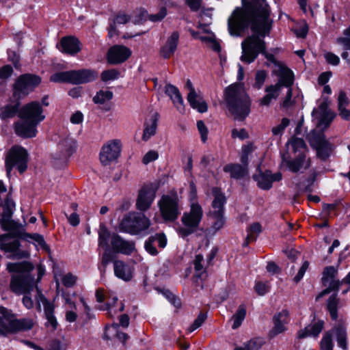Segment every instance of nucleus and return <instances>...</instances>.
Here are the masks:
<instances>
[{"mask_svg": "<svg viewBox=\"0 0 350 350\" xmlns=\"http://www.w3.org/2000/svg\"><path fill=\"white\" fill-rule=\"evenodd\" d=\"M269 6L265 0H242V6L237 7L229 16L227 25L230 36L241 37L250 28L254 34L241 43V60L250 64L260 53L265 54L266 43L272 27Z\"/></svg>", "mask_w": 350, "mask_h": 350, "instance_id": "f257e3e1", "label": "nucleus"}, {"mask_svg": "<svg viewBox=\"0 0 350 350\" xmlns=\"http://www.w3.org/2000/svg\"><path fill=\"white\" fill-rule=\"evenodd\" d=\"M1 214V229L8 233L1 234V250L12 254V257L16 259L27 258L29 256L28 252L20 250L19 239L27 240L31 239L37 242L46 252H49V246L46 243L43 236L37 233L26 232L25 226L13 219L12 214L15 210V202L8 193L3 204Z\"/></svg>", "mask_w": 350, "mask_h": 350, "instance_id": "f03ea898", "label": "nucleus"}, {"mask_svg": "<svg viewBox=\"0 0 350 350\" xmlns=\"http://www.w3.org/2000/svg\"><path fill=\"white\" fill-rule=\"evenodd\" d=\"M20 120L14 124L16 134L23 138L33 137L37 133V126L44 120L43 109L38 101L23 105L18 111Z\"/></svg>", "mask_w": 350, "mask_h": 350, "instance_id": "7ed1b4c3", "label": "nucleus"}, {"mask_svg": "<svg viewBox=\"0 0 350 350\" xmlns=\"http://www.w3.org/2000/svg\"><path fill=\"white\" fill-rule=\"evenodd\" d=\"M224 98L235 120L243 121L250 113L252 100L243 85L234 83L225 88Z\"/></svg>", "mask_w": 350, "mask_h": 350, "instance_id": "20e7f679", "label": "nucleus"}, {"mask_svg": "<svg viewBox=\"0 0 350 350\" xmlns=\"http://www.w3.org/2000/svg\"><path fill=\"white\" fill-rule=\"evenodd\" d=\"M275 66L273 73L278 77V81L275 84L265 88V95L258 100V104L261 107H269L273 100L278 99L282 87L292 86L294 83L292 70L282 64H277Z\"/></svg>", "mask_w": 350, "mask_h": 350, "instance_id": "39448f33", "label": "nucleus"}, {"mask_svg": "<svg viewBox=\"0 0 350 350\" xmlns=\"http://www.w3.org/2000/svg\"><path fill=\"white\" fill-rule=\"evenodd\" d=\"M97 77L98 73L94 70L80 69L56 72L51 76L50 81L54 83L79 85L92 82Z\"/></svg>", "mask_w": 350, "mask_h": 350, "instance_id": "423d86ee", "label": "nucleus"}, {"mask_svg": "<svg viewBox=\"0 0 350 350\" xmlns=\"http://www.w3.org/2000/svg\"><path fill=\"white\" fill-rule=\"evenodd\" d=\"M34 324L33 320L29 318L17 319L12 311L1 307V334L29 331Z\"/></svg>", "mask_w": 350, "mask_h": 350, "instance_id": "0eeeda50", "label": "nucleus"}, {"mask_svg": "<svg viewBox=\"0 0 350 350\" xmlns=\"http://www.w3.org/2000/svg\"><path fill=\"white\" fill-rule=\"evenodd\" d=\"M203 217V210L198 202L191 203L190 210L181 217L183 226L177 228L178 234L183 238L193 234L198 229Z\"/></svg>", "mask_w": 350, "mask_h": 350, "instance_id": "6e6552de", "label": "nucleus"}, {"mask_svg": "<svg viewBox=\"0 0 350 350\" xmlns=\"http://www.w3.org/2000/svg\"><path fill=\"white\" fill-rule=\"evenodd\" d=\"M150 220L143 213H130L122 219L119 228L122 232L138 234L149 228Z\"/></svg>", "mask_w": 350, "mask_h": 350, "instance_id": "1a4fd4ad", "label": "nucleus"}, {"mask_svg": "<svg viewBox=\"0 0 350 350\" xmlns=\"http://www.w3.org/2000/svg\"><path fill=\"white\" fill-rule=\"evenodd\" d=\"M27 150L20 146H14L10 149L5 157L7 176L10 177L11 171L14 167H16L20 174H23L27 169Z\"/></svg>", "mask_w": 350, "mask_h": 350, "instance_id": "9d476101", "label": "nucleus"}, {"mask_svg": "<svg viewBox=\"0 0 350 350\" xmlns=\"http://www.w3.org/2000/svg\"><path fill=\"white\" fill-rule=\"evenodd\" d=\"M158 206L165 221H174L180 214L179 200L176 195H163L158 202Z\"/></svg>", "mask_w": 350, "mask_h": 350, "instance_id": "9b49d317", "label": "nucleus"}, {"mask_svg": "<svg viewBox=\"0 0 350 350\" xmlns=\"http://www.w3.org/2000/svg\"><path fill=\"white\" fill-rule=\"evenodd\" d=\"M41 82L40 77L32 74L21 75L14 84V95L21 98L27 96Z\"/></svg>", "mask_w": 350, "mask_h": 350, "instance_id": "f8f14e48", "label": "nucleus"}, {"mask_svg": "<svg viewBox=\"0 0 350 350\" xmlns=\"http://www.w3.org/2000/svg\"><path fill=\"white\" fill-rule=\"evenodd\" d=\"M36 289L38 293V296L36 297L38 308L39 310H40V304L43 305L44 316L46 319L45 326L46 327H51V330L55 331L57 329L58 326L57 319L54 314L55 306L52 302L49 301L44 297V295L42 293L41 291L38 287H36Z\"/></svg>", "mask_w": 350, "mask_h": 350, "instance_id": "ddd939ff", "label": "nucleus"}, {"mask_svg": "<svg viewBox=\"0 0 350 350\" xmlns=\"http://www.w3.org/2000/svg\"><path fill=\"white\" fill-rule=\"evenodd\" d=\"M34 278L28 274L13 276L10 288L16 294H29L33 288Z\"/></svg>", "mask_w": 350, "mask_h": 350, "instance_id": "4468645a", "label": "nucleus"}, {"mask_svg": "<svg viewBox=\"0 0 350 350\" xmlns=\"http://www.w3.org/2000/svg\"><path fill=\"white\" fill-rule=\"evenodd\" d=\"M121 144L118 139L109 141L101 148L100 160L103 165H107L115 161L120 153Z\"/></svg>", "mask_w": 350, "mask_h": 350, "instance_id": "2eb2a0df", "label": "nucleus"}, {"mask_svg": "<svg viewBox=\"0 0 350 350\" xmlns=\"http://www.w3.org/2000/svg\"><path fill=\"white\" fill-rule=\"evenodd\" d=\"M328 105L327 100H323L317 108L313 109L312 116L318 120L319 127L327 128L335 117V115L328 109Z\"/></svg>", "mask_w": 350, "mask_h": 350, "instance_id": "dca6fc26", "label": "nucleus"}, {"mask_svg": "<svg viewBox=\"0 0 350 350\" xmlns=\"http://www.w3.org/2000/svg\"><path fill=\"white\" fill-rule=\"evenodd\" d=\"M156 191L152 185H145L139 191L136 200V208L140 211H146L151 206Z\"/></svg>", "mask_w": 350, "mask_h": 350, "instance_id": "f3484780", "label": "nucleus"}, {"mask_svg": "<svg viewBox=\"0 0 350 350\" xmlns=\"http://www.w3.org/2000/svg\"><path fill=\"white\" fill-rule=\"evenodd\" d=\"M131 53V51L124 45H114L108 50L107 59L110 64H118L127 60Z\"/></svg>", "mask_w": 350, "mask_h": 350, "instance_id": "a211bd4d", "label": "nucleus"}, {"mask_svg": "<svg viewBox=\"0 0 350 350\" xmlns=\"http://www.w3.org/2000/svg\"><path fill=\"white\" fill-rule=\"evenodd\" d=\"M185 88L189 90L187 99L190 106L200 113L206 112L208 109L207 104L202 99L200 95L196 92L191 81L189 79L187 80Z\"/></svg>", "mask_w": 350, "mask_h": 350, "instance_id": "6ab92c4d", "label": "nucleus"}, {"mask_svg": "<svg viewBox=\"0 0 350 350\" xmlns=\"http://www.w3.org/2000/svg\"><path fill=\"white\" fill-rule=\"evenodd\" d=\"M111 245L116 253L124 255L131 254L135 250V243L132 241H126L120 235L113 234L111 238Z\"/></svg>", "mask_w": 350, "mask_h": 350, "instance_id": "aec40b11", "label": "nucleus"}, {"mask_svg": "<svg viewBox=\"0 0 350 350\" xmlns=\"http://www.w3.org/2000/svg\"><path fill=\"white\" fill-rule=\"evenodd\" d=\"M254 179L257 182L258 186L263 190H269L272 187L273 182H279L282 175L280 172L272 174L269 170L260 172L259 174L254 175Z\"/></svg>", "mask_w": 350, "mask_h": 350, "instance_id": "412c9836", "label": "nucleus"}, {"mask_svg": "<svg viewBox=\"0 0 350 350\" xmlns=\"http://www.w3.org/2000/svg\"><path fill=\"white\" fill-rule=\"evenodd\" d=\"M288 322V312L283 310L273 317V326L269 332V336L273 338L286 330L285 325Z\"/></svg>", "mask_w": 350, "mask_h": 350, "instance_id": "4be33fe9", "label": "nucleus"}, {"mask_svg": "<svg viewBox=\"0 0 350 350\" xmlns=\"http://www.w3.org/2000/svg\"><path fill=\"white\" fill-rule=\"evenodd\" d=\"M283 162H285L286 165L290 171L297 173L302 169L306 170L310 167L311 161L310 158H306V154L304 152L299 153L298 156L293 160H286L284 157L282 158Z\"/></svg>", "mask_w": 350, "mask_h": 350, "instance_id": "5701e85b", "label": "nucleus"}, {"mask_svg": "<svg viewBox=\"0 0 350 350\" xmlns=\"http://www.w3.org/2000/svg\"><path fill=\"white\" fill-rule=\"evenodd\" d=\"M179 40V33L178 31H174L167 38L164 44L161 47L159 53L164 59H169L174 55L177 49Z\"/></svg>", "mask_w": 350, "mask_h": 350, "instance_id": "b1692460", "label": "nucleus"}, {"mask_svg": "<svg viewBox=\"0 0 350 350\" xmlns=\"http://www.w3.org/2000/svg\"><path fill=\"white\" fill-rule=\"evenodd\" d=\"M81 42L78 38L75 36H65L62 38L60 40V51L62 53L75 55L78 53L81 50Z\"/></svg>", "mask_w": 350, "mask_h": 350, "instance_id": "393cba45", "label": "nucleus"}, {"mask_svg": "<svg viewBox=\"0 0 350 350\" xmlns=\"http://www.w3.org/2000/svg\"><path fill=\"white\" fill-rule=\"evenodd\" d=\"M165 92L170 97L176 109L180 113H183L185 111L184 101L178 89L173 85L167 84L165 88Z\"/></svg>", "mask_w": 350, "mask_h": 350, "instance_id": "a878e982", "label": "nucleus"}, {"mask_svg": "<svg viewBox=\"0 0 350 350\" xmlns=\"http://www.w3.org/2000/svg\"><path fill=\"white\" fill-rule=\"evenodd\" d=\"M130 16L123 12H120L116 16L109 19V27L108 29V36L109 38H112L114 36L118 35V31L117 29L118 25H124L130 21Z\"/></svg>", "mask_w": 350, "mask_h": 350, "instance_id": "bb28decb", "label": "nucleus"}, {"mask_svg": "<svg viewBox=\"0 0 350 350\" xmlns=\"http://www.w3.org/2000/svg\"><path fill=\"white\" fill-rule=\"evenodd\" d=\"M58 148L61 154L57 159L66 160L75 150L76 142L72 138L66 137L60 141Z\"/></svg>", "mask_w": 350, "mask_h": 350, "instance_id": "cd10ccee", "label": "nucleus"}, {"mask_svg": "<svg viewBox=\"0 0 350 350\" xmlns=\"http://www.w3.org/2000/svg\"><path fill=\"white\" fill-rule=\"evenodd\" d=\"M113 270L115 275L120 279L129 281L132 278V271L130 267L122 260H114Z\"/></svg>", "mask_w": 350, "mask_h": 350, "instance_id": "c85d7f7f", "label": "nucleus"}, {"mask_svg": "<svg viewBox=\"0 0 350 350\" xmlns=\"http://www.w3.org/2000/svg\"><path fill=\"white\" fill-rule=\"evenodd\" d=\"M332 337L334 336L338 345L343 350L347 349V332L346 327L342 324L335 325L331 330Z\"/></svg>", "mask_w": 350, "mask_h": 350, "instance_id": "c756f323", "label": "nucleus"}, {"mask_svg": "<svg viewBox=\"0 0 350 350\" xmlns=\"http://www.w3.org/2000/svg\"><path fill=\"white\" fill-rule=\"evenodd\" d=\"M324 322L323 321H318L312 323L306 326L304 329L298 332L297 336L299 338H304L308 336L317 337L321 332L323 329Z\"/></svg>", "mask_w": 350, "mask_h": 350, "instance_id": "7c9ffc66", "label": "nucleus"}, {"mask_svg": "<svg viewBox=\"0 0 350 350\" xmlns=\"http://www.w3.org/2000/svg\"><path fill=\"white\" fill-rule=\"evenodd\" d=\"M212 193L214 199L212 202V210L210 211L224 213V204L226 202V198L224 194L218 187H213L212 189Z\"/></svg>", "mask_w": 350, "mask_h": 350, "instance_id": "2f4dec72", "label": "nucleus"}, {"mask_svg": "<svg viewBox=\"0 0 350 350\" xmlns=\"http://www.w3.org/2000/svg\"><path fill=\"white\" fill-rule=\"evenodd\" d=\"M158 114L154 113L151 118L144 123V129L142 135V139L148 141L152 136L156 133L157 128Z\"/></svg>", "mask_w": 350, "mask_h": 350, "instance_id": "473e14b6", "label": "nucleus"}, {"mask_svg": "<svg viewBox=\"0 0 350 350\" xmlns=\"http://www.w3.org/2000/svg\"><path fill=\"white\" fill-rule=\"evenodd\" d=\"M224 171L230 174L231 178L239 179L247 174V168L239 164H228L224 167Z\"/></svg>", "mask_w": 350, "mask_h": 350, "instance_id": "72a5a7b5", "label": "nucleus"}, {"mask_svg": "<svg viewBox=\"0 0 350 350\" xmlns=\"http://www.w3.org/2000/svg\"><path fill=\"white\" fill-rule=\"evenodd\" d=\"M7 269L9 272H16L20 273H26L33 269V265L27 261L20 262H9L7 265Z\"/></svg>", "mask_w": 350, "mask_h": 350, "instance_id": "f704fd0d", "label": "nucleus"}, {"mask_svg": "<svg viewBox=\"0 0 350 350\" xmlns=\"http://www.w3.org/2000/svg\"><path fill=\"white\" fill-rule=\"evenodd\" d=\"M204 257L202 254H197L193 261L195 270V277L200 279H204L206 275V267L202 264Z\"/></svg>", "mask_w": 350, "mask_h": 350, "instance_id": "c9c22d12", "label": "nucleus"}, {"mask_svg": "<svg viewBox=\"0 0 350 350\" xmlns=\"http://www.w3.org/2000/svg\"><path fill=\"white\" fill-rule=\"evenodd\" d=\"M307 139L310 146L314 148L327 142L325 139V135L323 132L314 130L308 133Z\"/></svg>", "mask_w": 350, "mask_h": 350, "instance_id": "e433bc0d", "label": "nucleus"}, {"mask_svg": "<svg viewBox=\"0 0 350 350\" xmlns=\"http://www.w3.org/2000/svg\"><path fill=\"white\" fill-rule=\"evenodd\" d=\"M340 300L337 297L336 294L332 295L327 301V309L329 312L331 318L333 320H336L338 318V308Z\"/></svg>", "mask_w": 350, "mask_h": 350, "instance_id": "4c0bfd02", "label": "nucleus"}, {"mask_svg": "<svg viewBox=\"0 0 350 350\" xmlns=\"http://www.w3.org/2000/svg\"><path fill=\"white\" fill-rule=\"evenodd\" d=\"M224 214V213L210 211L209 216L213 220L211 228L214 232L220 230L224 226L225 223Z\"/></svg>", "mask_w": 350, "mask_h": 350, "instance_id": "58836bf2", "label": "nucleus"}, {"mask_svg": "<svg viewBox=\"0 0 350 350\" xmlns=\"http://www.w3.org/2000/svg\"><path fill=\"white\" fill-rule=\"evenodd\" d=\"M20 103L16 102L5 105L1 109V119L11 118L16 116L19 111Z\"/></svg>", "mask_w": 350, "mask_h": 350, "instance_id": "ea45409f", "label": "nucleus"}, {"mask_svg": "<svg viewBox=\"0 0 350 350\" xmlns=\"http://www.w3.org/2000/svg\"><path fill=\"white\" fill-rule=\"evenodd\" d=\"M246 315V308L244 305H240L235 314L232 316L233 324L232 329H236L239 327Z\"/></svg>", "mask_w": 350, "mask_h": 350, "instance_id": "a19ab883", "label": "nucleus"}, {"mask_svg": "<svg viewBox=\"0 0 350 350\" xmlns=\"http://www.w3.org/2000/svg\"><path fill=\"white\" fill-rule=\"evenodd\" d=\"M288 144L292 146L294 152H304L306 154L308 152L306 144L301 138L293 137L288 142Z\"/></svg>", "mask_w": 350, "mask_h": 350, "instance_id": "79ce46f5", "label": "nucleus"}, {"mask_svg": "<svg viewBox=\"0 0 350 350\" xmlns=\"http://www.w3.org/2000/svg\"><path fill=\"white\" fill-rule=\"evenodd\" d=\"M264 341L262 338H253L245 343L243 347L235 348L234 350H258Z\"/></svg>", "mask_w": 350, "mask_h": 350, "instance_id": "37998d69", "label": "nucleus"}, {"mask_svg": "<svg viewBox=\"0 0 350 350\" xmlns=\"http://www.w3.org/2000/svg\"><path fill=\"white\" fill-rule=\"evenodd\" d=\"M341 284L342 282L335 279L331 280L330 281L327 282V285L326 286L327 288L323 291H321L317 295V297H316V300H318L320 298L323 297L324 295L329 293L332 291H338Z\"/></svg>", "mask_w": 350, "mask_h": 350, "instance_id": "c03bdc74", "label": "nucleus"}, {"mask_svg": "<svg viewBox=\"0 0 350 350\" xmlns=\"http://www.w3.org/2000/svg\"><path fill=\"white\" fill-rule=\"evenodd\" d=\"M110 232L105 226H100L98 231V245L106 250L108 249V242Z\"/></svg>", "mask_w": 350, "mask_h": 350, "instance_id": "a18cd8bd", "label": "nucleus"}, {"mask_svg": "<svg viewBox=\"0 0 350 350\" xmlns=\"http://www.w3.org/2000/svg\"><path fill=\"white\" fill-rule=\"evenodd\" d=\"M113 98V92L109 90H100L93 98V101L96 104H104L107 101L110 100Z\"/></svg>", "mask_w": 350, "mask_h": 350, "instance_id": "49530a36", "label": "nucleus"}, {"mask_svg": "<svg viewBox=\"0 0 350 350\" xmlns=\"http://www.w3.org/2000/svg\"><path fill=\"white\" fill-rule=\"evenodd\" d=\"M337 270L333 266L326 267L323 272L322 282L324 286L327 285V282L335 279L337 275Z\"/></svg>", "mask_w": 350, "mask_h": 350, "instance_id": "de8ad7c7", "label": "nucleus"}, {"mask_svg": "<svg viewBox=\"0 0 350 350\" xmlns=\"http://www.w3.org/2000/svg\"><path fill=\"white\" fill-rule=\"evenodd\" d=\"M314 148L317 150L318 157L323 160H325L329 156L331 152V144L328 142H326L323 144L320 145L319 146H317Z\"/></svg>", "mask_w": 350, "mask_h": 350, "instance_id": "09e8293b", "label": "nucleus"}, {"mask_svg": "<svg viewBox=\"0 0 350 350\" xmlns=\"http://www.w3.org/2000/svg\"><path fill=\"white\" fill-rule=\"evenodd\" d=\"M320 347L321 350H333L334 344L331 332H326L321 340Z\"/></svg>", "mask_w": 350, "mask_h": 350, "instance_id": "8fccbe9b", "label": "nucleus"}, {"mask_svg": "<svg viewBox=\"0 0 350 350\" xmlns=\"http://www.w3.org/2000/svg\"><path fill=\"white\" fill-rule=\"evenodd\" d=\"M119 76V70L115 68H112L103 71L100 75V79L103 81L107 82L109 81L116 80L118 79Z\"/></svg>", "mask_w": 350, "mask_h": 350, "instance_id": "3c124183", "label": "nucleus"}, {"mask_svg": "<svg viewBox=\"0 0 350 350\" xmlns=\"http://www.w3.org/2000/svg\"><path fill=\"white\" fill-rule=\"evenodd\" d=\"M261 225L258 222L253 223L247 230V239L256 240L258 235L261 232Z\"/></svg>", "mask_w": 350, "mask_h": 350, "instance_id": "603ef678", "label": "nucleus"}, {"mask_svg": "<svg viewBox=\"0 0 350 350\" xmlns=\"http://www.w3.org/2000/svg\"><path fill=\"white\" fill-rule=\"evenodd\" d=\"M267 77V72L265 70H258L255 75V83L254 84V87L257 90H260L262 87Z\"/></svg>", "mask_w": 350, "mask_h": 350, "instance_id": "864d4df0", "label": "nucleus"}, {"mask_svg": "<svg viewBox=\"0 0 350 350\" xmlns=\"http://www.w3.org/2000/svg\"><path fill=\"white\" fill-rule=\"evenodd\" d=\"M118 301V298L117 297H113L111 298V300H108L107 303V307H106V309L108 310V312H109V314L110 317H113L115 314H116L118 312H122L124 310V306L123 304L121 303L120 304V308L118 309V310H115L113 308V306L115 305V304Z\"/></svg>", "mask_w": 350, "mask_h": 350, "instance_id": "5fc2aeb1", "label": "nucleus"}, {"mask_svg": "<svg viewBox=\"0 0 350 350\" xmlns=\"http://www.w3.org/2000/svg\"><path fill=\"white\" fill-rule=\"evenodd\" d=\"M74 296H75V295H73L72 296L70 294L67 293H64L62 294V297L64 299V306H65L66 310H77L75 300L73 299Z\"/></svg>", "mask_w": 350, "mask_h": 350, "instance_id": "6e6d98bb", "label": "nucleus"}, {"mask_svg": "<svg viewBox=\"0 0 350 350\" xmlns=\"http://www.w3.org/2000/svg\"><path fill=\"white\" fill-rule=\"evenodd\" d=\"M207 318L206 313L200 312L198 316L197 319L193 321L192 325L189 327L188 330L189 332H192L198 327H200L205 321Z\"/></svg>", "mask_w": 350, "mask_h": 350, "instance_id": "4d7b16f0", "label": "nucleus"}, {"mask_svg": "<svg viewBox=\"0 0 350 350\" xmlns=\"http://www.w3.org/2000/svg\"><path fill=\"white\" fill-rule=\"evenodd\" d=\"M289 120L288 118H284L282 119V121L280 124L273 126L272 128V133L274 135H281L286 127L289 124Z\"/></svg>", "mask_w": 350, "mask_h": 350, "instance_id": "13d9d810", "label": "nucleus"}, {"mask_svg": "<svg viewBox=\"0 0 350 350\" xmlns=\"http://www.w3.org/2000/svg\"><path fill=\"white\" fill-rule=\"evenodd\" d=\"M77 279V276L68 273L63 275L62 282L66 287H72L75 284Z\"/></svg>", "mask_w": 350, "mask_h": 350, "instance_id": "bf43d9fd", "label": "nucleus"}, {"mask_svg": "<svg viewBox=\"0 0 350 350\" xmlns=\"http://www.w3.org/2000/svg\"><path fill=\"white\" fill-rule=\"evenodd\" d=\"M166 15L167 9L165 7H162L157 14H150L148 19L152 22H158L163 20Z\"/></svg>", "mask_w": 350, "mask_h": 350, "instance_id": "052dcab7", "label": "nucleus"}, {"mask_svg": "<svg viewBox=\"0 0 350 350\" xmlns=\"http://www.w3.org/2000/svg\"><path fill=\"white\" fill-rule=\"evenodd\" d=\"M291 87L292 86L286 87L288 90H287L286 95L281 104V106L282 107L288 108V107L293 105V104H294V101L292 99L293 93H292V88Z\"/></svg>", "mask_w": 350, "mask_h": 350, "instance_id": "680f3d73", "label": "nucleus"}, {"mask_svg": "<svg viewBox=\"0 0 350 350\" xmlns=\"http://www.w3.org/2000/svg\"><path fill=\"white\" fill-rule=\"evenodd\" d=\"M323 56L329 64L332 66H338L340 63V58L332 52H325Z\"/></svg>", "mask_w": 350, "mask_h": 350, "instance_id": "e2e57ef3", "label": "nucleus"}, {"mask_svg": "<svg viewBox=\"0 0 350 350\" xmlns=\"http://www.w3.org/2000/svg\"><path fill=\"white\" fill-rule=\"evenodd\" d=\"M270 286L268 283L258 282L255 285V291L259 295H264L269 291Z\"/></svg>", "mask_w": 350, "mask_h": 350, "instance_id": "0e129e2a", "label": "nucleus"}, {"mask_svg": "<svg viewBox=\"0 0 350 350\" xmlns=\"http://www.w3.org/2000/svg\"><path fill=\"white\" fill-rule=\"evenodd\" d=\"M202 41H204L207 43H209L210 47L216 52H220L221 46L218 42H217L213 38L209 37H200L199 38Z\"/></svg>", "mask_w": 350, "mask_h": 350, "instance_id": "69168bd1", "label": "nucleus"}, {"mask_svg": "<svg viewBox=\"0 0 350 350\" xmlns=\"http://www.w3.org/2000/svg\"><path fill=\"white\" fill-rule=\"evenodd\" d=\"M158 157H159V154L157 151L150 150L143 157L142 162L145 165H147L149 163L157 159Z\"/></svg>", "mask_w": 350, "mask_h": 350, "instance_id": "338daca9", "label": "nucleus"}, {"mask_svg": "<svg viewBox=\"0 0 350 350\" xmlns=\"http://www.w3.org/2000/svg\"><path fill=\"white\" fill-rule=\"evenodd\" d=\"M154 241L155 238L151 237L145 243L146 250L151 255H157L158 253L157 248L153 245Z\"/></svg>", "mask_w": 350, "mask_h": 350, "instance_id": "774afa93", "label": "nucleus"}]
</instances>
